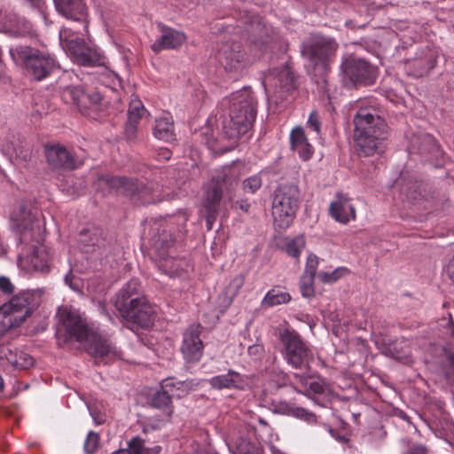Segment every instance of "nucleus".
Segmentation results:
<instances>
[{
    "mask_svg": "<svg viewBox=\"0 0 454 454\" xmlns=\"http://www.w3.org/2000/svg\"><path fill=\"white\" fill-rule=\"evenodd\" d=\"M57 317L59 326L56 331V338L59 345L74 340L85 342L86 352L94 358L97 364H108L122 359L121 349L111 338L94 331L77 312L65 308L59 309Z\"/></svg>",
    "mask_w": 454,
    "mask_h": 454,
    "instance_id": "f257e3e1",
    "label": "nucleus"
},
{
    "mask_svg": "<svg viewBox=\"0 0 454 454\" xmlns=\"http://www.w3.org/2000/svg\"><path fill=\"white\" fill-rule=\"evenodd\" d=\"M93 187L103 196L114 193L127 197L135 206H148L171 199L170 193L161 194L153 184L125 176L99 175L93 182Z\"/></svg>",
    "mask_w": 454,
    "mask_h": 454,
    "instance_id": "f03ea898",
    "label": "nucleus"
},
{
    "mask_svg": "<svg viewBox=\"0 0 454 454\" xmlns=\"http://www.w3.org/2000/svg\"><path fill=\"white\" fill-rule=\"evenodd\" d=\"M356 151L361 157L384 152L388 127L372 106L360 107L353 118Z\"/></svg>",
    "mask_w": 454,
    "mask_h": 454,
    "instance_id": "7ed1b4c3",
    "label": "nucleus"
},
{
    "mask_svg": "<svg viewBox=\"0 0 454 454\" xmlns=\"http://www.w3.org/2000/svg\"><path fill=\"white\" fill-rule=\"evenodd\" d=\"M229 117L223 121V132L231 140L248 134L257 114V101L249 87L232 92L229 98Z\"/></svg>",
    "mask_w": 454,
    "mask_h": 454,
    "instance_id": "20e7f679",
    "label": "nucleus"
},
{
    "mask_svg": "<svg viewBox=\"0 0 454 454\" xmlns=\"http://www.w3.org/2000/svg\"><path fill=\"white\" fill-rule=\"evenodd\" d=\"M9 53L15 65L33 82L45 81L61 69L54 54L30 45H13L10 47Z\"/></svg>",
    "mask_w": 454,
    "mask_h": 454,
    "instance_id": "39448f33",
    "label": "nucleus"
},
{
    "mask_svg": "<svg viewBox=\"0 0 454 454\" xmlns=\"http://www.w3.org/2000/svg\"><path fill=\"white\" fill-rule=\"evenodd\" d=\"M339 44L335 38L321 33H311L301 43L300 51L313 72L322 76L323 82H326L325 74L331 69Z\"/></svg>",
    "mask_w": 454,
    "mask_h": 454,
    "instance_id": "423d86ee",
    "label": "nucleus"
},
{
    "mask_svg": "<svg viewBox=\"0 0 454 454\" xmlns=\"http://www.w3.org/2000/svg\"><path fill=\"white\" fill-rule=\"evenodd\" d=\"M238 184V176L235 170L225 166L217 171L212 177L205 192L203 200V214L207 230H211L217 218L223 192H230Z\"/></svg>",
    "mask_w": 454,
    "mask_h": 454,
    "instance_id": "0eeeda50",
    "label": "nucleus"
},
{
    "mask_svg": "<svg viewBox=\"0 0 454 454\" xmlns=\"http://www.w3.org/2000/svg\"><path fill=\"white\" fill-rule=\"evenodd\" d=\"M301 192L295 184H281L272 195L271 213L274 223L279 229H287L296 217Z\"/></svg>",
    "mask_w": 454,
    "mask_h": 454,
    "instance_id": "6e6552de",
    "label": "nucleus"
},
{
    "mask_svg": "<svg viewBox=\"0 0 454 454\" xmlns=\"http://www.w3.org/2000/svg\"><path fill=\"white\" fill-rule=\"evenodd\" d=\"M378 77V68L368 60L352 54L344 55L340 66V79L348 90L371 86Z\"/></svg>",
    "mask_w": 454,
    "mask_h": 454,
    "instance_id": "1a4fd4ad",
    "label": "nucleus"
},
{
    "mask_svg": "<svg viewBox=\"0 0 454 454\" xmlns=\"http://www.w3.org/2000/svg\"><path fill=\"white\" fill-rule=\"evenodd\" d=\"M281 355L294 369L308 370L314 360L312 350L298 332L286 328L279 333Z\"/></svg>",
    "mask_w": 454,
    "mask_h": 454,
    "instance_id": "9d476101",
    "label": "nucleus"
},
{
    "mask_svg": "<svg viewBox=\"0 0 454 454\" xmlns=\"http://www.w3.org/2000/svg\"><path fill=\"white\" fill-rule=\"evenodd\" d=\"M239 23L238 27H244L251 51L265 52L280 39L278 32L257 15L247 12Z\"/></svg>",
    "mask_w": 454,
    "mask_h": 454,
    "instance_id": "9b49d317",
    "label": "nucleus"
},
{
    "mask_svg": "<svg viewBox=\"0 0 454 454\" xmlns=\"http://www.w3.org/2000/svg\"><path fill=\"white\" fill-rule=\"evenodd\" d=\"M59 39L62 46L67 49L70 56L78 65L83 67H98L104 65V55L94 47L87 45L82 38L78 35H69L63 37L59 34Z\"/></svg>",
    "mask_w": 454,
    "mask_h": 454,
    "instance_id": "f8f14e48",
    "label": "nucleus"
},
{
    "mask_svg": "<svg viewBox=\"0 0 454 454\" xmlns=\"http://www.w3.org/2000/svg\"><path fill=\"white\" fill-rule=\"evenodd\" d=\"M218 61L230 78L238 80L246 72L248 65L247 54L241 44L238 42H226L223 43L218 51Z\"/></svg>",
    "mask_w": 454,
    "mask_h": 454,
    "instance_id": "ddd939ff",
    "label": "nucleus"
},
{
    "mask_svg": "<svg viewBox=\"0 0 454 454\" xmlns=\"http://www.w3.org/2000/svg\"><path fill=\"white\" fill-rule=\"evenodd\" d=\"M412 151L421 157L423 162H427L434 168L443 165V152L436 139L429 134L418 136L411 142Z\"/></svg>",
    "mask_w": 454,
    "mask_h": 454,
    "instance_id": "4468645a",
    "label": "nucleus"
},
{
    "mask_svg": "<svg viewBox=\"0 0 454 454\" xmlns=\"http://www.w3.org/2000/svg\"><path fill=\"white\" fill-rule=\"evenodd\" d=\"M120 315L129 323L140 328L147 329L153 323L154 310L148 301L144 297L130 306L116 309Z\"/></svg>",
    "mask_w": 454,
    "mask_h": 454,
    "instance_id": "2eb2a0df",
    "label": "nucleus"
},
{
    "mask_svg": "<svg viewBox=\"0 0 454 454\" xmlns=\"http://www.w3.org/2000/svg\"><path fill=\"white\" fill-rule=\"evenodd\" d=\"M41 302L39 290H23L4 303V309H8L15 316L23 317V322L36 309Z\"/></svg>",
    "mask_w": 454,
    "mask_h": 454,
    "instance_id": "dca6fc26",
    "label": "nucleus"
},
{
    "mask_svg": "<svg viewBox=\"0 0 454 454\" xmlns=\"http://www.w3.org/2000/svg\"><path fill=\"white\" fill-rule=\"evenodd\" d=\"M201 331V325L193 324L183 334L180 350L186 363H198L202 357L204 344L200 338Z\"/></svg>",
    "mask_w": 454,
    "mask_h": 454,
    "instance_id": "f3484780",
    "label": "nucleus"
},
{
    "mask_svg": "<svg viewBox=\"0 0 454 454\" xmlns=\"http://www.w3.org/2000/svg\"><path fill=\"white\" fill-rule=\"evenodd\" d=\"M438 58V51L429 46L419 49L414 58L406 61L409 74L419 78L429 74L434 68Z\"/></svg>",
    "mask_w": 454,
    "mask_h": 454,
    "instance_id": "a211bd4d",
    "label": "nucleus"
},
{
    "mask_svg": "<svg viewBox=\"0 0 454 454\" xmlns=\"http://www.w3.org/2000/svg\"><path fill=\"white\" fill-rule=\"evenodd\" d=\"M77 241L80 248L84 253L94 252L96 249L100 250L99 254L107 256L115 245L102 236V231L98 229H83L79 232Z\"/></svg>",
    "mask_w": 454,
    "mask_h": 454,
    "instance_id": "6ab92c4d",
    "label": "nucleus"
},
{
    "mask_svg": "<svg viewBox=\"0 0 454 454\" xmlns=\"http://www.w3.org/2000/svg\"><path fill=\"white\" fill-rule=\"evenodd\" d=\"M44 153L52 170H73L78 167L74 155L60 145H45Z\"/></svg>",
    "mask_w": 454,
    "mask_h": 454,
    "instance_id": "aec40b11",
    "label": "nucleus"
},
{
    "mask_svg": "<svg viewBox=\"0 0 454 454\" xmlns=\"http://www.w3.org/2000/svg\"><path fill=\"white\" fill-rule=\"evenodd\" d=\"M157 27L160 32V36L151 46L155 53L165 50L177 49L186 41V35L182 31L170 27L162 22H158Z\"/></svg>",
    "mask_w": 454,
    "mask_h": 454,
    "instance_id": "412c9836",
    "label": "nucleus"
},
{
    "mask_svg": "<svg viewBox=\"0 0 454 454\" xmlns=\"http://www.w3.org/2000/svg\"><path fill=\"white\" fill-rule=\"evenodd\" d=\"M57 12L63 17L80 22L88 29V8L83 0H53Z\"/></svg>",
    "mask_w": 454,
    "mask_h": 454,
    "instance_id": "4be33fe9",
    "label": "nucleus"
},
{
    "mask_svg": "<svg viewBox=\"0 0 454 454\" xmlns=\"http://www.w3.org/2000/svg\"><path fill=\"white\" fill-rule=\"evenodd\" d=\"M294 387L297 392L309 396L325 395L328 392V386L320 377L294 373Z\"/></svg>",
    "mask_w": 454,
    "mask_h": 454,
    "instance_id": "5701e85b",
    "label": "nucleus"
},
{
    "mask_svg": "<svg viewBox=\"0 0 454 454\" xmlns=\"http://www.w3.org/2000/svg\"><path fill=\"white\" fill-rule=\"evenodd\" d=\"M146 403L150 408L159 410L162 415L168 418H170L174 413L172 395L160 385L159 388L148 393Z\"/></svg>",
    "mask_w": 454,
    "mask_h": 454,
    "instance_id": "b1692460",
    "label": "nucleus"
},
{
    "mask_svg": "<svg viewBox=\"0 0 454 454\" xmlns=\"http://www.w3.org/2000/svg\"><path fill=\"white\" fill-rule=\"evenodd\" d=\"M398 182L407 200L415 202L420 199L427 200L430 198V192L426 189L427 184L423 181L411 176L406 177L405 174L402 173Z\"/></svg>",
    "mask_w": 454,
    "mask_h": 454,
    "instance_id": "393cba45",
    "label": "nucleus"
},
{
    "mask_svg": "<svg viewBox=\"0 0 454 454\" xmlns=\"http://www.w3.org/2000/svg\"><path fill=\"white\" fill-rule=\"evenodd\" d=\"M5 18L3 25L4 27L1 28L0 33L11 37H23L29 34L31 25L24 17L10 11Z\"/></svg>",
    "mask_w": 454,
    "mask_h": 454,
    "instance_id": "a878e982",
    "label": "nucleus"
},
{
    "mask_svg": "<svg viewBox=\"0 0 454 454\" xmlns=\"http://www.w3.org/2000/svg\"><path fill=\"white\" fill-rule=\"evenodd\" d=\"M142 298L144 296L140 294V283L137 279L132 278L117 293L114 306L116 309L130 306Z\"/></svg>",
    "mask_w": 454,
    "mask_h": 454,
    "instance_id": "bb28decb",
    "label": "nucleus"
},
{
    "mask_svg": "<svg viewBox=\"0 0 454 454\" xmlns=\"http://www.w3.org/2000/svg\"><path fill=\"white\" fill-rule=\"evenodd\" d=\"M329 212L335 221L341 223H347L356 218L355 207L348 198L342 196L330 204Z\"/></svg>",
    "mask_w": 454,
    "mask_h": 454,
    "instance_id": "cd10ccee",
    "label": "nucleus"
},
{
    "mask_svg": "<svg viewBox=\"0 0 454 454\" xmlns=\"http://www.w3.org/2000/svg\"><path fill=\"white\" fill-rule=\"evenodd\" d=\"M174 244V238L170 231L164 226H159L151 237V245L161 259L168 256V249Z\"/></svg>",
    "mask_w": 454,
    "mask_h": 454,
    "instance_id": "c85d7f7f",
    "label": "nucleus"
},
{
    "mask_svg": "<svg viewBox=\"0 0 454 454\" xmlns=\"http://www.w3.org/2000/svg\"><path fill=\"white\" fill-rule=\"evenodd\" d=\"M208 382L212 388L222 390L239 388L243 380L239 372L230 369L226 374L214 376Z\"/></svg>",
    "mask_w": 454,
    "mask_h": 454,
    "instance_id": "c756f323",
    "label": "nucleus"
},
{
    "mask_svg": "<svg viewBox=\"0 0 454 454\" xmlns=\"http://www.w3.org/2000/svg\"><path fill=\"white\" fill-rule=\"evenodd\" d=\"M58 185L61 192L74 198L82 194L86 188L85 181L73 174L63 176Z\"/></svg>",
    "mask_w": 454,
    "mask_h": 454,
    "instance_id": "7c9ffc66",
    "label": "nucleus"
},
{
    "mask_svg": "<svg viewBox=\"0 0 454 454\" xmlns=\"http://www.w3.org/2000/svg\"><path fill=\"white\" fill-rule=\"evenodd\" d=\"M11 220L20 231H23L32 227L35 216L25 203H20L11 213Z\"/></svg>",
    "mask_w": 454,
    "mask_h": 454,
    "instance_id": "2f4dec72",
    "label": "nucleus"
},
{
    "mask_svg": "<svg viewBox=\"0 0 454 454\" xmlns=\"http://www.w3.org/2000/svg\"><path fill=\"white\" fill-rule=\"evenodd\" d=\"M292 300L291 294L278 286L269 290L262 300V307L264 309L287 304Z\"/></svg>",
    "mask_w": 454,
    "mask_h": 454,
    "instance_id": "473e14b6",
    "label": "nucleus"
},
{
    "mask_svg": "<svg viewBox=\"0 0 454 454\" xmlns=\"http://www.w3.org/2000/svg\"><path fill=\"white\" fill-rule=\"evenodd\" d=\"M275 86L282 93L281 98L294 91L295 90V76L294 73L287 67L282 68L278 72Z\"/></svg>",
    "mask_w": 454,
    "mask_h": 454,
    "instance_id": "72a5a7b5",
    "label": "nucleus"
},
{
    "mask_svg": "<svg viewBox=\"0 0 454 454\" xmlns=\"http://www.w3.org/2000/svg\"><path fill=\"white\" fill-rule=\"evenodd\" d=\"M153 135L156 138L165 142H172L176 140L173 121L167 117L156 120L155 126L153 128Z\"/></svg>",
    "mask_w": 454,
    "mask_h": 454,
    "instance_id": "f704fd0d",
    "label": "nucleus"
},
{
    "mask_svg": "<svg viewBox=\"0 0 454 454\" xmlns=\"http://www.w3.org/2000/svg\"><path fill=\"white\" fill-rule=\"evenodd\" d=\"M387 351L394 359L407 362L411 356L410 343L406 340H395L387 348Z\"/></svg>",
    "mask_w": 454,
    "mask_h": 454,
    "instance_id": "c9c22d12",
    "label": "nucleus"
},
{
    "mask_svg": "<svg viewBox=\"0 0 454 454\" xmlns=\"http://www.w3.org/2000/svg\"><path fill=\"white\" fill-rule=\"evenodd\" d=\"M12 149L19 164L27 168L32 159V145L24 137H19L18 142L13 144Z\"/></svg>",
    "mask_w": 454,
    "mask_h": 454,
    "instance_id": "e433bc0d",
    "label": "nucleus"
},
{
    "mask_svg": "<svg viewBox=\"0 0 454 454\" xmlns=\"http://www.w3.org/2000/svg\"><path fill=\"white\" fill-rule=\"evenodd\" d=\"M23 323V317L15 316L4 305L0 307V337L12 328L19 327Z\"/></svg>",
    "mask_w": 454,
    "mask_h": 454,
    "instance_id": "4c0bfd02",
    "label": "nucleus"
},
{
    "mask_svg": "<svg viewBox=\"0 0 454 454\" xmlns=\"http://www.w3.org/2000/svg\"><path fill=\"white\" fill-rule=\"evenodd\" d=\"M244 283L245 279L242 275L236 276L230 282L229 286L225 288L224 293L220 295V299L223 300V304L225 307H229L231 304L234 297L238 294Z\"/></svg>",
    "mask_w": 454,
    "mask_h": 454,
    "instance_id": "58836bf2",
    "label": "nucleus"
},
{
    "mask_svg": "<svg viewBox=\"0 0 454 454\" xmlns=\"http://www.w3.org/2000/svg\"><path fill=\"white\" fill-rule=\"evenodd\" d=\"M31 267L35 271L43 273L48 272L50 270L49 254L44 248H37L30 257Z\"/></svg>",
    "mask_w": 454,
    "mask_h": 454,
    "instance_id": "ea45409f",
    "label": "nucleus"
},
{
    "mask_svg": "<svg viewBox=\"0 0 454 454\" xmlns=\"http://www.w3.org/2000/svg\"><path fill=\"white\" fill-rule=\"evenodd\" d=\"M166 256L163 262L159 265L160 270L170 278L183 277L184 270L182 262L174 258L168 259Z\"/></svg>",
    "mask_w": 454,
    "mask_h": 454,
    "instance_id": "a19ab883",
    "label": "nucleus"
},
{
    "mask_svg": "<svg viewBox=\"0 0 454 454\" xmlns=\"http://www.w3.org/2000/svg\"><path fill=\"white\" fill-rule=\"evenodd\" d=\"M130 447L133 454H160L162 450L160 445L145 446V441L140 436H134L130 440Z\"/></svg>",
    "mask_w": 454,
    "mask_h": 454,
    "instance_id": "79ce46f5",
    "label": "nucleus"
},
{
    "mask_svg": "<svg viewBox=\"0 0 454 454\" xmlns=\"http://www.w3.org/2000/svg\"><path fill=\"white\" fill-rule=\"evenodd\" d=\"M86 90L82 86H69L64 90L65 98H70L77 106L86 107Z\"/></svg>",
    "mask_w": 454,
    "mask_h": 454,
    "instance_id": "37998d69",
    "label": "nucleus"
},
{
    "mask_svg": "<svg viewBox=\"0 0 454 454\" xmlns=\"http://www.w3.org/2000/svg\"><path fill=\"white\" fill-rule=\"evenodd\" d=\"M291 416L301 419L309 425H315L317 422V417L314 412L303 407L296 406L295 404L291 411Z\"/></svg>",
    "mask_w": 454,
    "mask_h": 454,
    "instance_id": "c03bdc74",
    "label": "nucleus"
},
{
    "mask_svg": "<svg viewBox=\"0 0 454 454\" xmlns=\"http://www.w3.org/2000/svg\"><path fill=\"white\" fill-rule=\"evenodd\" d=\"M146 113L142 101L139 98H134L130 101L128 110V119L139 121Z\"/></svg>",
    "mask_w": 454,
    "mask_h": 454,
    "instance_id": "a18cd8bd",
    "label": "nucleus"
},
{
    "mask_svg": "<svg viewBox=\"0 0 454 454\" xmlns=\"http://www.w3.org/2000/svg\"><path fill=\"white\" fill-rule=\"evenodd\" d=\"M304 247L305 240L303 237L298 236L286 242V251L290 256L298 259Z\"/></svg>",
    "mask_w": 454,
    "mask_h": 454,
    "instance_id": "49530a36",
    "label": "nucleus"
},
{
    "mask_svg": "<svg viewBox=\"0 0 454 454\" xmlns=\"http://www.w3.org/2000/svg\"><path fill=\"white\" fill-rule=\"evenodd\" d=\"M262 185V180L260 174H255L247 177L242 182V189L245 192L255 193L261 189Z\"/></svg>",
    "mask_w": 454,
    "mask_h": 454,
    "instance_id": "de8ad7c7",
    "label": "nucleus"
},
{
    "mask_svg": "<svg viewBox=\"0 0 454 454\" xmlns=\"http://www.w3.org/2000/svg\"><path fill=\"white\" fill-rule=\"evenodd\" d=\"M348 272V269L345 267H340L333 270L332 272H319L318 278L322 283L333 284L338 281L340 278Z\"/></svg>",
    "mask_w": 454,
    "mask_h": 454,
    "instance_id": "09e8293b",
    "label": "nucleus"
},
{
    "mask_svg": "<svg viewBox=\"0 0 454 454\" xmlns=\"http://www.w3.org/2000/svg\"><path fill=\"white\" fill-rule=\"evenodd\" d=\"M235 454H263L262 450L248 441L241 438L237 444Z\"/></svg>",
    "mask_w": 454,
    "mask_h": 454,
    "instance_id": "8fccbe9b",
    "label": "nucleus"
},
{
    "mask_svg": "<svg viewBox=\"0 0 454 454\" xmlns=\"http://www.w3.org/2000/svg\"><path fill=\"white\" fill-rule=\"evenodd\" d=\"M108 103L105 96L98 90H93L86 92V107L98 106L100 108Z\"/></svg>",
    "mask_w": 454,
    "mask_h": 454,
    "instance_id": "3c124183",
    "label": "nucleus"
},
{
    "mask_svg": "<svg viewBox=\"0 0 454 454\" xmlns=\"http://www.w3.org/2000/svg\"><path fill=\"white\" fill-rule=\"evenodd\" d=\"M314 278L311 276H306L303 275L301 278L300 280V291L304 298H312L315 295V289H314Z\"/></svg>",
    "mask_w": 454,
    "mask_h": 454,
    "instance_id": "603ef678",
    "label": "nucleus"
},
{
    "mask_svg": "<svg viewBox=\"0 0 454 454\" xmlns=\"http://www.w3.org/2000/svg\"><path fill=\"white\" fill-rule=\"evenodd\" d=\"M294 403L286 401L272 400L270 404V410L276 414L291 416Z\"/></svg>",
    "mask_w": 454,
    "mask_h": 454,
    "instance_id": "864d4df0",
    "label": "nucleus"
},
{
    "mask_svg": "<svg viewBox=\"0 0 454 454\" xmlns=\"http://www.w3.org/2000/svg\"><path fill=\"white\" fill-rule=\"evenodd\" d=\"M18 351L12 348L11 344H0V360L7 361L11 365L17 363Z\"/></svg>",
    "mask_w": 454,
    "mask_h": 454,
    "instance_id": "5fc2aeb1",
    "label": "nucleus"
},
{
    "mask_svg": "<svg viewBox=\"0 0 454 454\" xmlns=\"http://www.w3.org/2000/svg\"><path fill=\"white\" fill-rule=\"evenodd\" d=\"M99 445V434L93 431H90L84 442V451L87 454H93Z\"/></svg>",
    "mask_w": 454,
    "mask_h": 454,
    "instance_id": "6e6d98bb",
    "label": "nucleus"
},
{
    "mask_svg": "<svg viewBox=\"0 0 454 454\" xmlns=\"http://www.w3.org/2000/svg\"><path fill=\"white\" fill-rule=\"evenodd\" d=\"M308 140L307 136L303 128L297 126L291 130L290 133V144L291 148L294 149L297 145L302 144Z\"/></svg>",
    "mask_w": 454,
    "mask_h": 454,
    "instance_id": "4d7b16f0",
    "label": "nucleus"
},
{
    "mask_svg": "<svg viewBox=\"0 0 454 454\" xmlns=\"http://www.w3.org/2000/svg\"><path fill=\"white\" fill-rule=\"evenodd\" d=\"M292 150L298 153L299 157L304 161L309 160L314 153V148L309 143L308 140H306L302 144L297 145L296 147H294Z\"/></svg>",
    "mask_w": 454,
    "mask_h": 454,
    "instance_id": "13d9d810",
    "label": "nucleus"
},
{
    "mask_svg": "<svg viewBox=\"0 0 454 454\" xmlns=\"http://www.w3.org/2000/svg\"><path fill=\"white\" fill-rule=\"evenodd\" d=\"M34 364V358L27 353L18 352L17 363H13L12 366L16 369H28Z\"/></svg>",
    "mask_w": 454,
    "mask_h": 454,
    "instance_id": "bf43d9fd",
    "label": "nucleus"
},
{
    "mask_svg": "<svg viewBox=\"0 0 454 454\" xmlns=\"http://www.w3.org/2000/svg\"><path fill=\"white\" fill-rule=\"evenodd\" d=\"M65 283L67 286H68L73 291L76 293H81L83 283L81 278L74 275L72 271L70 270L66 276H65Z\"/></svg>",
    "mask_w": 454,
    "mask_h": 454,
    "instance_id": "052dcab7",
    "label": "nucleus"
},
{
    "mask_svg": "<svg viewBox=\"0 0 454 454\" xmlns=\"http://www.w3.org/2000/svg\"><path fill=\"white\" fill-rule=\"evenodd\" d=\"M318 265V258L315 254H309L307 258L305 270L303 275L311 276L315 278L317 273V269Z\"/></svg>",
    "mask_w": 454,
    "mask_h": 454,
    "instance_id": "680f3d73",
    "label": "nucleus"
},
{
    "mask_svg": "<svg viewBox=\"0 0 454 454\" xmlns=\"http://www.w3.org/2000/svg\"><path fill=\"white\" fill-rule=\"evenodd\" d=\"M139 121L128 119L125 123L124 135L126 139L133 140L137 137Z\"/></svg>",
    "mask_w": 454,
    "mask_h": 454,
    "instance_id": "e2e57ef3",
    "label": "nucleus"
},
{
    "mask_svg": "<svg viewBox=\"0 0 454 454\" xmlns=\"http://www.w3.org/2000/svg\"><path fill=\"white\" fill-rule=\"evenodd\" d=\"M307 127L315 131L317 135L320 133L321 121L317 112L313 111L310 113L307 121Z\"/></svg>",
    "mask_w": 454,
    "mask_h": 454,
    "instance_id": "0e129e2a",
    "label": "nucleus"
},
{
    "mask_svg": "<svg viewBox=\"0 0 454 454\" xmlns=\"http://www.w3.org/2000/svg\"><path fill=\"white\" fill-rule=\"evenodd\" d=\"M247 353L253 359L259 360L264 355V347L259 343L250 345L247 348Z\"/></svg>",
    "mask_w": 454,
    "mask_h": 454,
    "instance_id": "69168bd1",
    "label": "nucleus"
},
{
    "mask_svg": "<svg viewBox=\"0 0 454 454\" xmlns=\"http://www.w3.org/2000/svg\"><path fill=\"white\" fill-rule=\"evenodd\" d=\"M177 384L179 385L177 389L185 391L186 393L196 389L200 385L199 382L195 381L194 380H178Z\"/></svg>",
    "mask_w": 454,
    "mask_h": 454,
    "instance_id": "338daca9",
    "label": "nucleus"
},
{
    "mask_svg": "<svg viewBox=\"0 0 454 454\" xmlns=\"http://www.w3.org/2000/svg\"><path fill=\"white\" fill-rule=\"evenodd\" d=\"M0 290L5 294H11L14 291V286L10 278L5 276L0 277Z\"/></svg>",
    "mask_w": 454,
    "mask_h": 454,
    "instance_id": "774afa93",
    "label": "nucleus"
}]
</instances>
